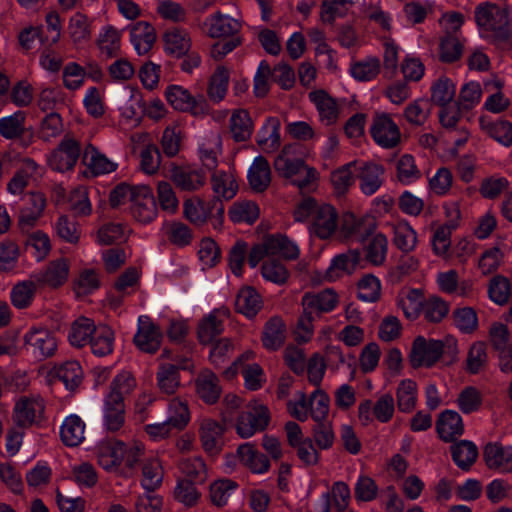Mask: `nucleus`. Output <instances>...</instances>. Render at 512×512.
Here are the masks:
<instances>
[{"label": "nucleus", "mask_w": 512, "mask_h": 512, "mask_svg": "<svg viewBox=\"0 0 512 512\" xmlns=\"http://www.w3.org/2000/svg\"><path fill=\"white\" fill-rule=\"evenodd\" d=\"M294 219L297 222L310 220L308 227L312 236L319 239H329L337 230L338 213L327 203H318L315 199L307 197L302 199L294 210Z\"/></svg>", "instance_id": "f257e3e1"}, {"label": "nucleus", "mask_w": 512, "mask_h": 512, "mask_svg": "<svg viewBox=\"0 0 512 512\" xmlns=\"http://www.w3.org/2000/svg\"><path fill=\"white\" fill-rule=\"evenodd\" d=\"M300 255L297 242L283 234L265 237L261 243L252 247L248 255L250 267L255 268L267 257L279 256L285 260H295Z\"/></svg>", "instance_id": "f03ea898"}, {"label": "nucleus", "mask_w": 512, "mask_h": 512, "mask_svg": "<svg viewBox=\"0 0 512 512\" xmlns=\"http://www.w3.org/2000/svg\"><path fill=\"white\" fill-rule=\"evenodd\" d=\"M292 150V146H285L276 157L274 168L280 176L290 180L300 190L309 189L317 180L318 173L314 168L305 165L303 160L291 159Z\"/></svg>", "instance_id": "7ed1b4c3"}, {"label": "nucleus", "mask_w": 512, "mask_h": 512, "mask_svg": "<svg viewBox=\"0 0 512 512\" xmlns=\"http://www.w3.org/2000/svg\"><path fill=\"white\" fill-rule=\"evenodd\" d=\"M224 212L223 204L214 199L206 202L198 196H192L183 201V216L197 227L204 226L210 220L214 229H221Z\"/></svg>", "instance_id": "20e7f679"}, {"label": "nucleus", "mask_w": 512, "mask_h": 512, "mask_svg": "<svg viewBox=\"0 0 512 512\" xmlns=\"http://www.w3.org/2000/svg\"><path fill=\"white\" fill-rule=\"evenodd\" d=\"M165 98L175 110L189 112L194 116H203L208 113V103L203 95L193 96L190 91L181 85L171 84L165 89Z\"/></svg>", "instance_id": "39448f33"}, {"label": "nucleus", "mask_w": 512, "mask_h": 512, "mask_svg": "<svg viewBox=\"0 0 512 512\" xmlns=\"http://www.w3.org/2000/svg\"><path fill=\"white\" fill-rule=\"evenodd\" d=\"M23 343L26 351L39 361L52 357L58 346L54 333L40 326L27 330L23 336Z\"/></svg>", "instance_id": "423d86ee"}, {"label": "nucleus", "mask_w": 512, "mask_h": 512, "mask_svg": "<svg viewBox=\"0 0 512 512\" xmlns=\"http://www.w3.org/2000/svg\"><path fill=\"white\" fill-rule=\"evenodd\" d=\"M270 421L269 411L263 404L251 402L246 411L242 412L235 424L237 434L247 439L266 429Z\"/></svg>", "instance_id": "0eeeda50"}, {"label": "nucleus", "mask_w": 512, "mask_h": 512, "mask_svg": "<svg viewBox=\"0 0 512 512\" xmlns=\"http://www.w3.org/2000/svg\"><path fill=\"white\" fill-rule=\"evenodd\" d=\"M129 211L132 217L142 224L150 223L156 219L158 210L154 194L149 186H134Z\"/></svg>", "instance_id": "6e6552de"}, {"label": "nucleus", "mask_w": 512, "mask_h": 512, "mask_svg": "<svg viewBox=\"0 0 512 512\" xmlns=\"http://www.w3.org/2000/svg\"><path fill=\"white\" fill-rule=\"evenodd\" d=\"M309 99L314 104L319 121L326 126L334 125L340 119L345 106V99L334 98L324 90L309 93Z\"/></svg>", "instance_id": "1a4fd4ad"}, {"label": "nucleus", "mask_w": 512, "mask_h": 512, "mask_svg": "<svg viewBox=\"0 0 512 512\" xmlns=\"http://www.w3.org/2000/svg\"><path fill=\"white\" fill-rule=\"evenodd\" d=\"M125 442L116 438H103L99 440L94 448L93 454L97 463L104 470L116 471L124 459Z\"/></svg>", "instance_id": "9d476101"}, {"label": "nucleus", "mask_w": 512, "mask_h": 512, "mask_svg": "<svg viewBox=\"0 0 512 512\" xmlns=\"http://www.w3.org/2000/svg\"><path fill=\"white\" fill-rule=\"evenodd\" d=\"M44 410V400L40 395L33 394L22 396L14 405V421L21 427L31 426L42 420Z\"/></svg>", "instance_id": "9b49d317"}, {"label": "nucleus", "mask_w": 512, "mask_h": 512, "mask_svg": "<svg viewBox=\"0 0 512 512\" xmlns=\"http://www.w3.org/2000/svg\"><path fill=\"white\" fill-rule=\"evenodd\" d=\"M444 343L441 340L426 339L418 336L412 345L410 362L413 367H430L435 364L443 354Z\"/></svg>", "instance_id": "f8f14e48"}, {"label": "nucleus", "mask_w": 512, "mask_h": 512, "mask_svg": "<svg viewBox=\"0 0 512 512\" xmlns=\"http://www.w3.org/2000/svg\"><path fill=\"white\" fill-rule=\"evenodd\" d=\"M482 30L490 31L497 40L509 36L507 12L497 4L482 2Z\"/></svg>", "instance_id": "ddd939ff"}, {"label": "nucleus", "mask_w": 512, "mask_h": 512, "mask_svg": "<svg viewBox=\"0 0 512 512\" xmlns=\"http://www.w3.org/2000/svg\"><path fill=\"white\" fill-rule=\"evenodd\" d=\"M356 173L359 189L366 196L375 194L384 183L385 169L379 163L357 161Z\"/></svg>", "instance_id": "4468645a"}, {"label": "nucleus", "mask_w": 512, "mask_h": 512, "mask_svg": "<svg viewBox=\"0 0 512 512\" xmlns=\"http://www.w3.org/2000/svg\"><path fill=\"white\" fill-rule=\"evenodd\" d=\"M162 331L150 317L141 315L138 317V329L134 336L136 346L143 352L155 353L162 341Z\"/></svg>", "instance_id": "2eb2a0df"}, {"label": "nucleus", "mask_w": 512, "mask_h": 512, "mask_svg": "<svg viewBox=\"0 0 512 512\" xmlns=\"http://www.w3.org/2000/svg\"><path fill=\"white\" fill-rule=\"evenodd\" d=\"M241 28L238 19L220 12L207 16L203 22V30L211 38L234 37Z\"/></svg>", "instance_id": "dca6fc26"}, {"label": "nucleus", "mask_w": 512, "mask_h": 512, "mask_svg": "<svg viewBox=\"0 0 512 512\" xmlns=\"http://www.w3.org/2000/svg\"><path fill=\"white\" fill-rule=\"evenodd\" d=\"M371 134L374 141L383 148L395 147L401 138L398 125L387 114L375 117L371 126Z\"/></svg>", "instance_id": "f3484780"}, {"label": "nucleus", "mask_w": 512, "mask_h": 512, "mask_svg": "<svg viewBox=\"0 0 512 512\" xmlns=\"http://www.w3.org/2000/svg\"><path fill=\"white\" fill-rule=\"evenodd\" d=\"M80 155V147L72 138H64L49 157V165L53 170L65 172L72 169Z\"/></svg>", "instance_id": "a211bd4d"}, {"label": "nucleus", "mask_w": 512, "mask_h": 512, "mask_svg": "<svg viewBox=\"0 0 512 512\" xmlns=\"http://www.w3.org/2000/svg\"><path fill=\"white\" fill-rule=\"evenodd\" d=\"M229 317L226 308L214 309L199 323L197 329L198 339L202 344H210L224 330V321Z\"/></svg>", "instance_id": "6ab92c4d"}, {"label": "nucleus", "mask_w": 512, "mask_h": 512, "mask_svg": "<svg viewBox=\"0 0 512 512\" xmlns=\"http://www.w3.org/2000/svg\"><path fill=\"white\" fill-rule=\"evenodd\" d=\"M301 303L306 313H329L337 307L339 296L333 289H324L317 293H306Z\"/></svg>", "instance_id": "aec40b11"}, {"label": "nucleus", "mask_w": 512, "mask_h": 512, "mask_svg": "<svg viewBox=\"0 0 512 512\" xmlns=\"http://www.w3.org/2000/svg\"><path fill=\"white\" fill-rule=\"evenodd\" d=\"M69 263L64 258L52 260L48 265L33 274V278L44 285L56 288L63 285L69 276Z\"/></svg>", "instance_id": "412c9836"}, {"label": "nucleus", "mask_w": 512, "mask_h": 512, "mask_svg": "<svg viewBox=\"0 0 512 512\" xmlns=\"http://www.w3.org/2000/svg\"><path fill=\"white\" fill-rule=\"evenodd\" d=\"M46 198L40 192H32L25 199L24 206L19 212L18 224L21 229L33 227L43 216Z\"/></svg>", "instance_id": "4be33fe9"}, {"label": "nucleus", "mask_w": 512, "mask_h": 512, "mask_svg": "<svg viewBox=\"0 0 512 512\" xmlns=\"http://www.w3.org/2000/svg\"><path fill=\"white\" fill-rule=\"evenodd\" d=\"M171 180L181 190L196 191L206 183L205 173L190 166H175L171 169Z\"/></svg>", "instance_id": "5701e85b"}, {"label": "nucleus", "mask_w": 512, "mask_h": 512, "mask_svg": "<svg viewBox=\"0 0 512 512\" xmlns=\"http://www.w3.org/2000/svg\"><path fill=\"white\" fill-rule=\"evenodd\" d=\"M436 431L444 442H452L464 432L462 417L455 410L441 412L436 421Z\"/></svg>", "instance_id": "b1692460"}, {"label": "nucleus", "mask_w": 512, "mask_h": 512, "mask_svg": "<svg viewBox=\"0 0 512 512\" xmlns=\"http://www.w3.org/2000/svg\"><path fill=\"white\" fill-rule=\"evenodd\" d=\"M223 426L211 418L200 421L199 434L204 450L210 455H216L222 448Z\"/></svg>", "instance_id": "393cba45"}, {"label": "nucleus", "mask_w": 512, "mask_h": 512, "mask_svg": "<svg viewBox=\"0 0 512 512\" xmlns=\"http://www.w3.org/2000/svg\"><path fill=\"white\" fill-rule=\"evenodd\" d=\"M102 428L108 433H117L125 425V403L103 398Z\"/></svg>", "instance_id": "a878e982"}, {"label": "nucleus", "mask_w": 512, "mask_h": 512, "mask_svg": "<svg viewBox=\"0 0 512 512\" xmlns=\"http://www.w3.org/2000/svg\"><path fill=\"white\" fill-rule=\"evenodd\" d=\"M359 262L360 254L356 250L336 255L332 258L326 270V279L328 281H335L344 274L353 273L357 269Z\"/></svg>", "instance_id": "bb28decb"}, {"label": "nucleus", "mask_w": 512, "mask_h": 512, "mask_svg": "<svg viewBox=\"0 0 512 512\" xmlns=\"http://www.w3.org/2000/svg\"><path fill=\"white\" fill-rule=\"evenodd\" d=\"M211 188L215 195L214 200L221 203V199L230 200L236 195L238 184L233 172L215 170L211 175Z\"/></svg>", "instance_id": "cd10ccee"}, {"label": "nucleus", "mask_w": 512, "mask_h": 512, "mask_svg": "<svg viewBox=\"0 0 512 512\" xmlns=\"http://www.w3.org/2000/svg\"><path fill=\"white\" fill-rule=\"evenodd\" d=\"M48 378L49 381H53L56 378L59 379L63 382L66 389L72 391L81 384L83 370L79 362L67 361L59 366H54L48 372Z\"/></svg>", "instance_id": "c85d7f7f"}, {"label": "nucleus", "mask_w": 512, "mask_h": 512, "mask_svg": "<svg viewBox=\"0 0 512 512\" xmlns=\"http://www.w3.org/2000/svg\"><path fill=\"white\" fill-rule=\"evenodd\" d=\"M229 131L236 142L249 140L254 131V122L250 113L243 108L232 110L229 119Z\"/></svg>", "instance_id": "c756f323"}, {"label": "nucleus", "mask_w": 512, "mask_h": 512, "mask_svg": "<svg viewBox=\"0 0 512 512\" xmlns=\"http://www.w3.org/2000/svg\"><path fill=\"white\" fill-rule=\"evenodd\" d=\"M164 51L174 57H182L191 48V37L188 31L181 28H171L163 34Z\"/></svg>", "instance_id": "7c9ffc66"}, {"label": "nucleus", "mask_w": 512, "mask_h": 512, "mask_svg": "<svg viewBox=\"0 0 512 512\" xmlns=\"http://www.w3.org/2000/svg\"><path fill=\"white\" fill-rule=\"evenodd\" d=\"M237 456L240 462L253 473L264 474L270 469L268 457L251 443L240 445L237 449Z\"/></svg>", "instance_id": "2f4dec72"}, {"label": "nucleus", "mask_w": 512, "mask_h": 512, "mask_svg": "<svg viewBox=\"0 0 512 512\" xmlns=\"http://www.w3.org/2000/svg\"><path fill=\"white\" fill-rule=\"evenodd\" d=\"M83 160L89 172L94 176L112 173L118 167L116 162L109 159L91 144L85 147Z\"/></svg>", "instance_id": "473e14b6"}, {"label": "nucleus", "mask_w": 512, "mask_h": 512, "mask_svg": "<svg viewBox=\"0 0 512 512\" xmlns=\"http://www.w3.org/2000/svg\"><path fill=\"white\" fill-rule=\"evenodd\" d=\"M280 128V120L276 117H269L259 129L257 144L265 153H273L280 147Z\"/></svg>", "instance_id": "72a5a7b5"}, {"label": "nucleus", "mask_w": 512, "mask_h": 512, "mask_svg": "<svg viewBox=\"0 0 512 512\" xmlns=\"http://www.w3.org/2000/svg\"><path fill=\"white\" fill-rule=\"evenodd\" d=\"M222 152V139L219 134L210 132L199 143L198 155L202 165L208 170H214L218 157Z\"/></svg>", "instance_id": "f704fd0d"}, {"label": "nucleus", "mask_w": 512, "mask_h": 512, "mask_svg": "<svg viewBox=\"0 0 512 512\" xmlns=\"http://www.w3.org/2000/svg\"><path fill=\"white\" fill-rule=\"evenodd\" d=\"M86 424L76 414L68 415L60 426L61 441L69 447L80 445L85 439Z\"/></svg>", "instance_id": "c9c22d12"}, {"label": "nucleus", "mask_w": 512, "mask_h": 512, "mask_svg": "<svg viewBox=\"0 0 512 512\" xmlns=\"http://www.w3.org/2000/svg\"><path fill=\"white\" fill-rule=\"evenodd\" d=\"M156 40L155 29L148 22L134 24L130 31V41L138 55L148 53Z\"/></svg>", "instance_id": "e433bc0d"}, {"label": "nucleus", "mask_w": 512, "mask_h": 512, "mask_svg": "<svg viewBox=\"0 0 512 512\" xmlns=\"http://www.w3.org/2000/svg\"><path fill=\"white\" fill-rule=\"evenodd\" d=\"M486 465L504 472L512 471V446L503 448L497 443L487 444L484 450Z\"/></svg>", "instance_id": "4c0bfd02"}, {"label": "nucleus", "mask_w": 512, "mask_h": 512, "mask_svg": "<svg viewBox=\"0 0 512 512\" xmlns=\"http://www.w3.org/2000/svg\"><path fill=\"white\" fill-rule=\"evenodd\" d=\"M248 181L256 192H263L271 182V169L268 161L261 155L254 158L249 170Z\"/></svg>", "instance_id": "58836bf2"}, {"label": "nucleus", "mask_w": 512, "mask_h": 512, "mask_svg": "<svg viewBox=\"0 0 512 512\" xmlns=\"http://www.w3.org/2000/svg\"><path fill=\"white\" fill-rule=\"evenodd\" d=\"M198 396L206 403H215L221 394V387L217 376L210 370L202 371L196 379Z\"/></svg>", "instance_id": "ea45409f"}, {"label": "nucleus", "mask_w": 512, "mask_h": 512, "mask_svg": "<svg viewBox=\"0 0 512 512\" xmlns=\"http://www.w3.org/2000/svg\"><path fill=\"white\" fill-rule=\"evenodd\" d=\"M396 400L399 411L412 412L418 401V386L412 379H403L396 388Z\"/></svg>", "instance_id": "a19ab883"}, {"label": "nucleus", "mask_w": 512, "mask_h": 512, "mask_svg": "<svg viewBox=\"0 0 512 512\" xmlns=\"http://www.w3.org/2000/svg\"><path fill=\"white\" fill-rule=\"evenodd\" d=\"M136 387V380L128 371H121L112 380L109 391L103 398L124 402L126 396L132 393Z\"/></svg>", "instance_id": "79ce46f5"}, {"label": "nucleus", "mask_w": 512, "mask_h": 512, "mask_svg": "<svg viewBox=\"0 0 512 512\" xmlns=\"http://www.w3.org/2000/svg\"><path fill=\"white\" fill-rule=\"evenodd\" d=\"M67 30L73 44L82 46L91 38V21L86 15L77 12L70 17Z\"/></svg>", "instance_id": "37998d69"}, {"label": "nucleus", "mask_w": 512, "mask_h": 512, "mask_svg": "<svg viewBox=\"0 0 512 512\" xmlns=\"http://www.w3.org/2000/svg\"><path fill=\"white\" fill-rule=\"evenodd\" d=\"M191 420V413L188 403L179 398L172 399L167 407L166 421L176 430L181 431L186 428Z\"/></svg>", "instance_id": "c03bdc74"}, {"label": "nucleus", "mask_w": 512, "mask_h": 512, "mask_svg": "<svg viewBox=\"0 0 512 512\" xmlns=\"http://www.w3.org/2000/svg\"><path fill=\"white\" fill-rule=\"evenodd\" d=\"M187 362L180 363L178 366L174 364H162L157 373L158 386L160 390L166 394H173L179 386V369H188Z\"/></svg>", "instance_id": "a18cd8bd"}, {"label": "nucleus", "mask_w": 512, "mask_h": 512, "mask_svg": "<svg viewBox=\"0 0 512 512\" xmlns=\"http://www.w3.org/2000/svg\"><path fill=\"white\" fill-rule=\"evenodd\" d=\"M230 72L223 66H218L214 73L211 75L207 95L214 103H219L224 100L229 86Z\"/></svg>", "instance_id": "49530a36"}, {"label": "nucleus", "mask_w": 512, "mask_h": 512, "mask_svg": "<svg viewBox=\"0 0 512 512\" xmlns=\"http://www.w3.org/2000/svg\"><path fill=\"white\" fill-rule=\"evenodd\" d=\"M380 69L381 63L379 58L369 56L363 60L351 63L349 73L357 81L368 82L378 76Z\"/></svg>", "instance_id": "de8ad7c7"}, {"label": "nucleus", "mask_w": 512, "mask_h": 512, "mask_svg": "<svg viewBox=\"0 0 512 512\" xmlns=\"http://www.w3.org/2000/svg\"><path fill=\"white\" fill-rule=\"evenodd\" d=\"M397 303L406 318L415 320L422 312L424 296L419 289L406 290L399 295Z\"/></svg>", "instance_id": "09e8293b"}, {"label": "nucleus", "mask_w": 512, "mask_h": 512, "mask_svg": "<svg viewBox=\"0 0 512 512\" xmlns=\"http://www.w3.org/2000/svg\"><path fill=\"white\" fill-rule=\"evenodd\" d=\"M260 215L258 205L250 200H238L228 211L230 220L234 223L253 224Z\"/></svg>", "instance_id": "8fccbe9b"}, {"label": "nucleus", "mask_w": 512, "mask_h": 512, "mask_svg": "<svg viewBox=\"0 0 512 512\" xmlns=\"http://www.w3.org/2000/svg\"><path fill=\"white\" fill-rule=\"evenodd\" d=\"M484 86L486 92L491 93L484 103V108L492 113H501L505 111L509 107L510 101L501 92L503 87L502 81L495 78L492 81L485 82Z\"/></svg>", "instance_id": "3c124183"}, {"label": "nucleus", "mask_w": 512, "mask_h": 512, "mask_svg": "<svg viewBox=\"0 0 512 512\" xmlns=\"http://www.w3.org/2000/svg\"><path fill=\"white\" fill-rule=\"evenodd\" d=\"M237 311L248 318L254 317L262 307V300L258 292L251 288L241 289L235 301Z\"/></svg>", "instance_id": "603ef678"}, {"label": "nucleus", "mask_w": 512, "mask_h": 512, "mask_svg": "<svg viewBox=\"0 0 512 512\" xmlns=\"http://www.w3.org/2000/svg\"><path fill=\"white\" fill-rule=\"evenodd\" d=\"M395 168L397 181L402 185H411L422 176L414 157L409 154L400 156L396 161Z\"/></svg>", "instance_id": "864d4df0"}, {"label": "nucleus", "mask_w": 512, "mask_h": 512, "mask_svg": "<svg viewBox=\"0 0 512 512\" xmlns=\"http://www.w3.org/2000/svg\"><path fill=\"white\" fill-rule=\"evenodd\" d=\"M96 329L97 327L91 319L86 317L78 318L73 322L68 334L70 344L75 347H83L88 342L90 343V339Z\"/></svg>", "instance_id": "5fc2aeb1"}, {"label": "nucleus", "mask_w": 512, "mask_h": 512, "mask_svg": "<svg viewBox=\"0 0 512 512\" xmlns=\"http://www.w3.org/2000/svg\"><path fill=\"white\" fill-rule=\"evenodd\" d=\"M92 353L97 357H104L114 349V333L108 326H98L90 339Z\"/></svg>", "instance_id": "6e6d98bb"}, {"label": "nucleus", "mask_w": 512, "mask_h": 512, "mask_svg": "<svg viewBox=\"0 0 512 512\" xmlns=\"http://www.w3.org/2000/svg\"><path fill=\"white\" fill-rule=\"evenodd\" d=\"M285 340V324L281 318H271L265 325L262 342L269 350L278 349Z\"/></svg>", "instance_id": "4d7b16f0"}, {"label": "nucleus", "mask_w": 512, "mask_h": 512, "mask_svg": "<svg viewBox=\"0 0 512 512\" xmlns=\"http://www.w3.org/2000/svg\"><path fill=\"white\" fill-rule=\"evenodd\" d=\"M163 470L158 458L147 460L142 468L141 486L147 492L156 490L162 483Z\"/></svg>", "instance_id": "13d9d810"}, {"label": "nucleus", "mask_w": 512, "mask_h": 512, "mask_svg": "<svg viewBox=\"0 0 512 512\" xmlns=\"http://www.w3.org/2000/svg\"><path fill=\"white\" fill-rule=\"evenodd\" d=\"M96 43L102 54L115 56L120 50L121 34L114 27L105 26L100 30Z\"/></svg>", "instance_id": "bf43d9fd"}, {"label": "nucleus", "mask_w": 512, "mask_h": 512, "mask_svg": "<svg viewBox=\"0 0 512 512\" xmlns=\"http://www.w3.org/2000/svg\"><path fill=\"white\" fill-rule=\"evenodd\" d=\"M310 416L315 422H324L330 410L329 395L320 388L309 396Z\"/></svg>", "instance_id": "052dcab7"}, {"label": "nucleus", "mask_w": 512, "mask_h": 512, "mask_svg": "<svg viewBox=\"0 0 512 512\" xmlns=\"http://www.w3.org/2000/svg\"><path fill=\"white\" fill-rule=\"evenodd\" d=\"M357 161L349 162L331 174V182L338 195L344 194L354 183Z\"/></svg>", "instance_id": "680f3d73"}, {"label": "nucleus", "mask_w": 512, "mask_h": 512, "mask_svg": "<svg viewBox=\"0 0 512 512\" xmlns=\"http://www.w3.org/2000/svg\"><path fill=\"white\" fill-rule=\"evenodd\" d=\"M262 261L261 274L266 281L282 285L288 280L289 271L281 261L272 257H267Z\"/></svg>", "instance_id": "e2e57ef3"}, {"label": "nucleus", "mask_w": 512, "mask_h": 512, "mask_svg": "<svg viewBox=\"0 0 512 512\" xmlns=\"http://www.w3.org/2000/svg\"><path fill=\"white\" fill-rule=\"evenodd\" d=\"M482 129L499 144L510 147L512 145V123L507 120H497L485 124L482 120Z\"/></svg>", "instance_id": "0e129e2a"}, {"label": "nucleus", "mask_w": 512, "mask_h": 512, "mask_svg": "<svg viewBox=\"0 0 512 512\" xmlns=\"http://www.w3.org/2000/svg\"><path fill=\"white\" fill-rule=\"evenodd\" d=\"M455 93V83L447 77L439 78L431 87V99L439 106L453 102Z\"/></svg>", "instance_id": "69168bd1"}, {"label": "nucleus", "mask_w": 512, "mask_h": 512, "mask_svg": "<svg viewBox=\"0 0 512 512\" xmlns=\"http://www.w3.org/2000/svg\"><path fill=\"white\" fill-rule=\"evenodd\" d=\"M394 242L404 251H412L417 244V233L407 221H400L394 226Z\"/></svg>", "instance_id": "338daca9"}, {"label": "nucleus", "mask_w": 512, "mask_h": 512, "mask_svg": "<svg viewBox=\"0 0 512 512\" xmlns=\"http://www.w3.org/2000/svg\"><path fill=\"white\" fill-rule=\"evenodd\" d=\"M37 170V164L28 159L24 162V166L20 169L7 185V190L12 195H20L27 187L33 173Z\"/></svg>", "instance_id": "774afa93"}]
</instances>
